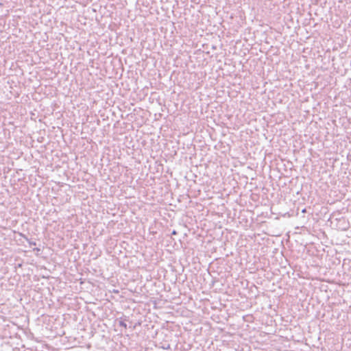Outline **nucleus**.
<instances>
[{
  "mask_svg": "<svg viewBox=\"0 0 351 351\" xmlns=\"http://www.w3.org/2000/svg\"><path fill=\"white\" fill-rule=\"evenodd\" d=\"M120 325L123 326V327H125V328L126 327V324L124 322H120Z\"/></svg>",
  "mask_w": 351,
  "mask_h": 351,
  "instance_id": "1",
  "label": "nucleus"
},
{
  "mask_svg": "<svg viewBox=\"0 0 351 351\" xmlns=\"http://www.w3.org/2000/svg\"><path fill=\"white\" fill-rule=\"evenodd\" d=\"M305 212H306V210H305V209H304V210H302V213H305Z\"/></svg>",
  "mask_w": 351,
  "mask_h": 351,
  "instance_id": "2",
  "label": "nucleus"
}]
</instances>
